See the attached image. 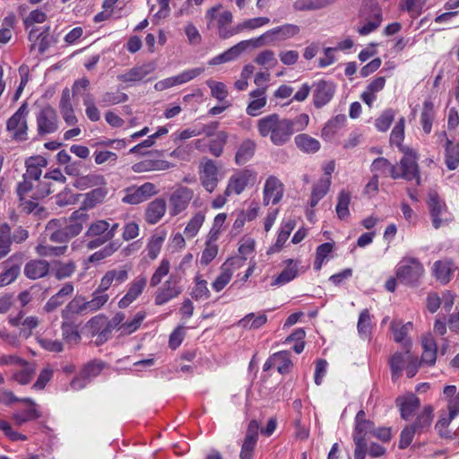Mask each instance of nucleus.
Segmentation results:
<instances>
[{"label":"nucleus","instance_id":"obj_31","mask_svg":"<svg viewBox=\"0 0 459 459\" xmlns=\"http://www.w3.org/2000/svg\"><path fill=\"white\" fill-rule=\"evenodd\" d=\"M286 268L275 277L271 283L272 286L286 284L297 277L298 268L297 265L293 264V260L288 259L286 260Z\"/></svg>","mask_w":459,"mask_h":459},{"label":"nucleus","instance_id":"obj_49","mask_svg":"<svg viewBox=\"0 0 459 459\" xmlns=\"http://www.w3.org/2000/svg\"><path fill=\"white\" fill-rule=\"evenodd\" d=\"M67 250V246H48L39 244L36 247V252L40 256H60Z\"/></svg>","mask_w":459,"mask_h":459},{"label":"nucleus","instance_id":"obj_52","mask_svg":"<svg viewBox=\"0 0 459 459\" xmlns=\"http://www.w3.org/2000/svg\"><path fill=\"white\" fill-rule=\"evenodd\" d=\"M61 329L62 336L67 342L78 343L80 342L81 336L75 325L68 322H64Z\"/></svg>","mask_w":459,"mask_h":459},{"label":"nucleus","instance_id":"obj_63","mask_svg":"<svg viewBox=\"0 0 459 459\" xmlns=\"http://www.w3.org/2000/svg\"><path fill=\"white\" fill-rule=\"evenodd\" d=\"M381 22L382 12H377L374 14L371 21L367 22L365 25L358 30V32L362 36L368 35L377 30L380 26Z\"/></svg>","mask_w":459,"mask_h":459},{"label":"nucleus","instance_id":"obj_38","mask_svg":"<svg viewBox=\"0 0 459 459\" xmlns=\"http://www.w3.org/2000/svg\"><path fill=\"white\" fill-rule=\"evenodd\" d=\"M232 264L230 260L229 259L226 263H224L221 267V273L212 282V288L216 291H221L224 287L230 282L232 277V272L230 269L229 264Z\"/></svg>","mask_w":459,"mask_h":459},{"label":"nucleus","instance_id":"obj_14","mask_svg":"<svg viewBox=\"0 0 459 459\" xmlns=\"http://www.w3.org/2000/svg\"><path fill=\"white\" fill-rule=\"evenodd\" d=\"M282 197V185L280 180L270 176L265 182L264 188V204L269 205L270 203L276 204Z\"/></svg>","mask_w":459,"mask_h":459},{"label":"nucleus","instance_id":"obj_46","mask_svg":"<svg viewBox=\"0 0 459 459\" xmlns=\"http://www.w3.org/2000/svg\"><path fill=\"white\" fill-rule=\"evenodd\" d=\"M273 359L276 361L277 370L281 374L289 372L290 366L292 365L290 359V352L282 351L276 352L273 355Z\"/></svg>","mask_w":459,"mask_h":459},{"label":"nucleus","instance_id":"obj_44","mask_svg":"<svg viewBox=\"0 0 459 459\" xmlns=\"http://www.w3.org/2000/svg\"><path fill=\"white\" fill-rule=\"evenodd\" d=\"M35 159L30 158L26 161V173L23 175V178L39 180L41 176L40 166L46 165V160L41 159L39 162L35 163Z\"/></svg>","mask_w":459,"mask_h":459},{"label":"nucleus","instance_id":"obj_18","mask_svg":"<svg viewBox=\"0 0 459 459\" xmlns=\"http://www.w3.org/2000/svg\"><path fill=\"white\" fill-rule=\"evenodd\" d=\"M395 403L400 409L401 417L405 420H408L420 405V399L414 394L399 396Z\"/></svg>","mask_w":459,"mask_h":459},{"label":"nucleus","instance_id":"obj_34","mask_svg":"<svg viewBox=\"0 0 459 459\" xmlns=\"http://www.w3.org/2000/svg\"><path fill=\"white\" fill-rule=\"evenodd\" d=\"M255 143L251 140L244 141L239 146L236 156L235 161L238 165H243L247 162L254 155Z\"/></svg>","mask_w":459,"mask_h":459},{"label":"nucleus","instance_id":"obj_29","mask_svg":"<svg viewBox=\"0 0 459 459\" xmlns=\"http://www.w3.org/2000/svg\"><path fill=\"white\" fill-rule=\"evenodd\" d=\"M297 147L305 152H316L320 149V143L307 134H298L294 138Z\"/></svg>","mask_w":459,"mask_h":459},{"label":"nucleus","instance_id":"obj_20","mask_svg":"<svg viewBox=\"0 0 459 459\" xmlns=\"http://www.w3.org/2000/svg\"><path fill=\"white\" fill-rule=\"evenodd\" d=\"M173 165L164 160L145 159L132 166V169L135 173L167 170Z\"/></svg>","mask_w":459,"mask_h":459},{"label":"nucleus","instance_id":"obj_35","mask_svg":"<svg viewBox=\"0 0 459 459\" xmlns=\"http://www.w3.org/2000/svg\"><path fill=\"white\" fill-rule=\"evenodd\" d=\"M109 223L105 220H99L92 222L88 228L85 236L91 238V240H99L106 238V232L108 230Z\"/></svg>","mask_w":459,"mask_h":459},{"label":"nucleus","instance_id":"obj_25","mask_svg":"<svg viewBox=\"0 0 459 459\" xmlns=\"http://www.w3.org/2000/svg\"><path fill=\"white\" fill-rule=\"evenodd\" d=\"M411 327V323H407L406 325H401L393 322L391 324V330L394 333V338L396 342L402 343L403 349L405 350V354L410 353V350L411 347V340H407L406 336L409 332V328Z\"/></svg>","mask_w":459,"mask_h":459},{"label":"nucleus","instance_id":"obj_56","mask_svg":"<svg viewBox=\"0 0 459 459\" xmlns=\"http://www.w3.org/2000/svg\"><path fill=\"white\" fill-rule=\"evenodd\" d=\"M108 295L102 293H93L92 299L86 301V308L88 312H95L101 308L108 300Z\"/></svg>","mask_w":459,"mask_h":459},{"label":"nucleus","instance_id":"obj_27","mask_svg":"<svg viewBox=\"0 0 459 459\" xmlns=\"http://www.w3.org/2000/svg\"><path fill=\"white\" fill-rule=\"evenodd\" d=\"M335 1L336 0H296L292 6L296 12L316 11L333 4Z\"/></svg>","mask_w":459,"mask_h":459},{"label":"nucleus","instance_id":"obj_37","mask_svg":"<svg viewBox=\"0 0 459 459\" xmlns=\"http://www.w3.org/2000/svg\"><path fill=\"white\" fill-rule=\"evenodd\" d=\"M351 203V194L346 190H342L338 195V202L335 207L337 216L340 220L349 217V204Z\"/></svg>","mask_w":459,"mask_h":459},{"label":"nucleus","instance_id":"obj_5","mask_svg":"<svg viewBox=\"0 0 459 459\" xmlns=\"http://www.w3.org/2000/svg\"><path fill=\"white\" fill-rule=\"evenodd\" d=\"M28 114L27 102L22 104L18 110L7 120L6 128L10 132H13V139L16 141L26 140L28 130L26 115Z\"/></svg>","mask_w":459,"mask_h":459},{"label":"nucleus","instance_id":"obj_64","mask_svg":"<svg viewBox=\"0 0 459 459\" xmlns=\"http://www.w3.org/2000/svg\"><path fill=\"white\" fill-rule=\"evenodd\" d=\"M22 365H23L24 368L20 372L14 375V379L22 385H27L30 382L35 373V369L27 362H23Z\"/></svg>","mask_w":459,"mask_h":459},{"label":"nucleus","instance_id":"obj_36","mask_svg":"<svg viewBox=\"0 0 459 459\" xmlns=\"http://www.w3.org/2000/svg\"><path fill=\"white\" fill-rule=\"evenodd\" d=\"M434 117L435 111L433 103L430 100L424 101L420 115V123L422 129L426 134H429L431 132Z\"/></svg>","mask_w":459,"mask_h":459},{"label":"nucleus","instance_id":"obj_11","mask_svg":"<svg viewBox=\"0 0 459 459\" xmlns=\"http://www.w3.org/2000/svg\"><path fill=\"white\" fill-rule=\"evenodd\" d=\"M335 84L332 82L321 80L314 84L313 103L317 108L326 105L333 97Z\"/></svg>","mask_w":459,"mask_h":459},{"label":"nucleus","instance_id":"obj_12","mask_svg":"<svg viewBox=\"0 0 459 459\" xmlns=\"http://www.w3.org/2000/svg\"><path fill=\"white\" fill-rule=\"evenodd\" d=\"M255 47V39L243 40L234 45L223 53L212 58L208 64L209 65H217L237 59L249 46Z\"/></svg>","mask_w":459,"mask_h":459},{"label":"nucleus","instance_id":"obj_6","mask_svg":"<svg viewBox=\"0 0 459 459\" xmlns=\"http://www.w3.org/2000/svg\"><path fill=\"white\" fill-rule=\"evenodd\" d=\"M424 272L422 264L415 258L406 261L396 271V278L404 284H413L422 275Z\"/></svg>","mask_w":459,"mask_h":459},{"label":"nucleus","instance_id":"obj_48","mask_svg":"<svg viewBox=\"0 0 459 459\" xmlns=\"http://www.w3.org/2000/svg\"><path fill=\"white\" fill-rule=\"evenodd\" d=\"M145 318V313L144 312H138L133 320L130 322L124 323L118 327V330L121 332V334L128 335L136 331L143 319Z\"/></svg>","mask_w":459,"mask_h":459},{"label":"nucleus","instance_id":"obj_30","mask_svg":"<svg viewBox=\"0 0 459 459\" xmlns=\"http://www.w3.org/2000/svg\"><path fill=\"white\" fill-rule=\"evenodd\" d=\"M107 182L104 176L100 174L91 173L86 176L80 177L76 179L75 186L82 189L90 187H99L106 186Z\"/></svg>","mask_w":459,"mask_h":459},{"label":"nucleus","instance_id":"obj_55","mask_svg":"<svg viewBox=\"0 0 459 459\" xmlns=\"http://www.w3.org/2000/svg\"><path fill=\"white\" fill-rule=\"evenodd\" d=\"M20 273V267L18 265L5 266L4 273H0V287L8 285L14 281Z\"/></svg>","mask_w":459,"mask_h":459},{"label":"nucleus","instance_id":"obj_43","mask_svg":"<svg viewBox=\"0 0 459 459\" xmlns=\"http://www.w3.org/2000/svg\"><path fill=\"white\" fill-rule=\"evenodd\" d=\"M453 420V418L444 413L436 423L435 429L441 438L453 439L455 437V433H452V431L447 429Z\"/></svg>","mask_w":459,"mask_h":459},{"label":"nucleus","instance_id":"obj_8","mask_svg":"<svg viewBox=\"0 0 459 459\" xmlns=\"http://www.w3.org/2000/svg\"><path fill=\"white\" fill-rule=\"evenodd\" d=\"M428 205L435 229H438L444 223H447L451 221L450 218H441V216L447 212V207L436 191H430L429 193Z\"/></svg>","mask_w":459,"mask_h":459},{"label":"nucleus","instance_id":"obj_2","mask_svg":"<svg viewBox=\"0 0 459 459\" xmlns=\"http://www.w3.org/2000/svg\"><path fill=\"white\" fill-rule=\"evenodd\" d=\"M257 129L262 137H269L271 142L281 146L291 138L290 119L281 118L278 114H271L257 121Z\"/></svg>","mask_w":459,"mask_h":459},{"label":"nucleus","instance_id":"obj_62","mask_svg":"<svg viewBox=\"0 0 459 459\" xmlns=\"http://www.w3.org/2000/svg\"><path fill=\"white\" fill-rule=\"evenodd\" d=\"M371 326V318L369 315V311L368 309H364L361 311L357 328L359 334L364 335L365 337L369 333Z\"/></svg>","mask_w":459,"mask_h":459},{"label":"nucleus","instance_id":"obj_13","mask_svg":"<svg viewBox=\"0 0 459 459\" xmlns=\"http://www.w3.org/2000/svg\"><path fill=\"white\" fill-rule=\"evenodd\" d=\"M299 32V28L294 24H285L281 27L274 28L264 33L261 37L255 39V48H259L266 42L273 41V35H280L281 39L291 38Z\"/></svg>","mask_w":459,"mask_h":459},{"label":"nucleus","instance_id":"obj_16","mask_svg":"<svg viewBox=\"0 0 459 459\" xmlns=\"http://www.w3.org/2000/svg\"><path fill=\"white\" fill-rule=\"evenodd\" d=\"M127 278H128V270L126 268L119 269V270H117V269L109 270L102 277L99 287L95 290V294L105 292L106 290H108L109 289V287L111 285L124 282L127 280Z\"/></svg>","mask_w":459,"mask_h":459},{"label":"nucleus","instance_id":"obj_47","mask_svg":"<svg viewBox=\"0 0 459 459\" xmlns=\"http://www.w3.org/2000/svg\"><path fill=\"white\" fill-rule=\"evenodd\" d=\"M204 72V68L196 67L186 70L177 76L170 77L172 86L182 84L191 81Z\"/></svg>","mask_w":459,"mask_h":459},{"label":"nucleus","instance_id":"obj_54","mask_svg":"<svg viewBox=\"0 0 459 459\" xmlns=\"http://www.w3.org/2000/svg\"><path fill=\"white\" fill-rule=\"evenodd\" d=\"M194 299L198 300L201 299H208L210 297V290L207 287L205 280H200L199 277L195 278V286L191 292Z\"/></svg>","mask_w":459,"mask_h":459},{"label":"nucleus","instance_id":"obj_53","mask_svg":"<svg viewBox=\"0 0 459 459\" xmlns=\"http://www.w3.org/2000/svg\"><path fill=\"white\" fill-rule=\"evenodd\" d=\"M446 164L450 170H454L459 164V152L452 146L451 140H447L446 146Z\"/></svg>","mask_w":459,"mask_h":459},{"label":"nucleus","instance_id":"obj_10","mask_svg":"<svg viewBox=\"0 0 459 459\" xmlns=\"http://www.w3.org/2000/svg\"><path fill=\"white\" fill-rule=\"evenodd\" d=\"M39 134H52L57 130V115L50 106L43 108L37 116Z\"/></svg>","mask_w":459,"mask_h":459},{"label":"nucleus","instance_id":"obj_9","mask_svg":"<svg viewBox=\"0 0 459 459\" xmlns=\"http://www.w3.org/2000/svg\"><path fill=\"white\" fill-rule=\"evenodd\" d=\"M194 191L186 186H179L169 197L170 214L178 215L185 211L193 199Z\"/></svg>","mask_w":459,"mask_h":459},{"label":"nucleus","instance_id":"obj_40","mask_svg":"<svg viewBox=\"0 0 459 459\" xmlns=\"http://www.w3.org/2000/svg\"><path fill=\"white\" fill-rule=\"evenodd\" d=\"M228 134L224 131H220L215 134V138L211 140L208 148L209 152L215 157L222 154L223 147L227 143Z\"/></svg>","mask_w":459,"mask_h":459},{"label":"nucleus","instance_id":"obj_23","mask_svg":"<svg viewBox=\"0 0 459 459\" xmlns=\"http://www.w3.org/2000/svg\"><path fill=\"white\" fill-rule=\"evenodd\" d=\"M146 278L139 277L134 280L127 291V293L119 300L118 306L121 308L128 307L136 298L143 292L146 285Z\"/></svg>","mask_w":459,"mask_h":459},{"label":"nucleus","instance_id":"obj_32","mask_svg":"<svg viewBox=\"0 0 459 459\" xmlns=\"http://www.w3.org/2000/svg\"><path fill=\"white\" fill-rule=\"evenodd\" d=\"M296 223L293 220H289L285 222V224L282 226L281 230H280L275 244L271 247L268 250V254H273L279 252L281 248L283 247L284 243L290 237L291 231L293 230Z\"/></svg>","mask_w":459,"mask_h":459},{"label":"nucleus","instance_id":"obj_28","mask_svg":"<svg viewBox=\"0 0 459 459\" xmlns=\"http://www.w3.org/2000/svg\"><path fill=\"white\" fill-rule=\"evenodd\" d=\"M108 195V188L106 186H99L87 193L83 201V207L85 209H91L97 204H101Z\"/></svg>","mask_w":459,"mask_h":459},{"label":"nucleus","instance_id":"obj_59","mask_svg":"<svg viewBox=\"0 0 459 459\" xmlns=\"http://www.w3.org/2000/svg\"><path fill=\"white\" fill-rule=\"evenodd\" d=\"M128 96L126 93L123 92H105L101 96V102L103 103V106H109V105H115L119 104L127 101Z\"/></svg>","mask_w":459,"mask_h":459},{"label":"nucleus","instance_id":"obj_3","mask_svg":"<svg viewBox=\"0 0 459 459\" xmlns=\"http://www.w3.org/2000/svg\"><path fill=\"white\" fill-rule=\"evenodd\" d=\"M182 275L179 273H172L169 279L158 288L155 293V305L161 306L169 300L178 297L184 290L181 285Z\"/></svg>","mask_w":459,"mask_h":459},{"label":"nucleus","instance_id":"obj_19","mask_svg":"<svg viewBox=\"0 0 459 459\" xmlns=\"http://www.w3.org/2000/svg\"><path fill=\"white\" fill-rule=\"evenodd\" d=\"M88 221L89 214L84 211V209H80L72 213L69 219V223L64 228L72 238L82 232L83 224H86Z\"/></svg>","mask_w":459,"mask_h":459},{"label":"nucleus","instance_id":"obj_4","mask_svg":"<svg viewBox=\"0 0 459 459\" xmlns=\"http://www.w3.org/2000/svg\"><path fill=\"white\" fill-rule=\"evenodd\" d=\"M199 178L201 185L209 193H212L218 186V167L215 162L204 157L199 165Z\"/></svg>","mask_w":459,"mask_h":459},{"label":"nucleus","instance_id":"obj_7","mask_svg":"<svg viewBox=\"0 0 459 459\" xmlns=\"http://www.w3.org/2000/svg\"><path fill=\"white\" fill-rule=\"evenodd\" d=\"M256 174L249 169H244L232 175L225 189V195H230L231 194L240 195L247 185L250 183L254 184Z\"/></svg>","mask_w":459,"mask_h":459},{"label":"nucleus","instance_id":"obj_41","mask_svg":"<svg viewBox=\"0 0 459 459\" xmlns=\"http://www.w3.org/2000/svg\"><path fill=\"white\" fill-rule=\"evenodd\" d=\"M105 363L99 360H91L88 362L81 370L82 374V377L86 378L89 382H91L94 377L99 376L102 371Z\"/></svg>","mask_w":459,"mask_h":459},{"label":"nucleus","instance_id":"obj_42","mask_svg":"<svg viewBox=\"0 0 459 459\" xmlns=\"http://www.w3.org/2000/svg\"><path fill=\"white\" fill-rule=\"evenodd\" d=\"M267 321L264 314L255 316L254 313H250L238 322V325L247 329H258Z\"/></svg>","mask_w":459,"mask_h":459},{"label":"nucleus","instance_id":"obj_50","mask_svg":"<svg viewBox=\"0 0 459 459\" xmlns=\"http://www.w3.org/2000/svg\"><path fill=\"white\" fill-rule=\"evenodd\" d=\"M405 358L402 352H395L390 359V368L392 372V379L395 381L401 375L404 365Z\"/></svg>","mask_w":459,"mask_h":459},{"label":"nucleus","instance_id":"obj_57","mask_svg":"<svg viewBox=\"0 0 459 459\" xmlns=\"http://www.w3.org/2000/svg\"><path fill=\"white\" fill-rule=\"evenodd\" d=\"M204 221V215L202 212L196 213L186 225L185 233L190 238L195 237L203 225Z\"/></svg>","mask_w":459,"mask_h":459},{"label":"nucleus","instance_id":"obj_22","mask_svg":"<svg viewBox=\"0 0 459 459\" xmlns=\"http://www.w3.org/2000/svg\"><path fill=\"white\" fill-rule=\"evenodd\" d=\"M23 316L24 313L21 311L16 316H10L9 323L13 326L22 325L20 334L27 338L30 335L32 329L39 325V319L36 316H29L22 320Z\"/></svg>","mask_w":459,"mask_h":459},{"label":"nucleus","instance_id":"obj_26","mask_svg":"<svg viewBox=\"0 0 459 459\" xmlns=\"http://www.w3.org/2000/svg\"><path fill=\"white\" fill-rule=\"evenodd\" d=\"M423 352L421 355V362L429 366H433L437 359V344L430 334L422 338Z\"/></svg>","mask_w":459,"mask_h":459},{"label":"nucleus","instance_id":"obj_17","mask_svg":"<svg viewBox=\"0 0 459 459\" xmlns=\"http://www.w3.org/2000/svg\"><path fill=\"white\" fill-rule=\"evenodd\" d=\"M156 66L153 63H147L142 65L134 66L125 74H119L117 79L123 82H135L142 81L145 76L152 74Z\"/></svg>","mask_w":459,"mask_h":459},{"label":"nucleus","instance_id":"obj_21","mask_svg":"<svg viewBox=\"0 0 459 459\" xmlns=\"http://www.w3.org/2000/svg\"><path fill=\"white\" fill-rule=\"evenodd\" d=\"M49 272V263L46 260H30L25 264L24 274L31 280L43 278Z\"/></svg>","mask_w":459,"mask_h":459},{"label":"nucleus","instance_id":"obj_51","mask_svg":"<svg viewBox=\"0 0 459 459\" xmlns=\"http://www.w3.org/2000/svg\"><path fill=\"white\" fill-rule=\"evenodd\" d=\"M170 270V264L169 260L163 259L159 267L155 270L154 273L151 277L150 280V285L152 287L158 286L160 282L163 277L169 274Z\"/></svg>","mask_w":459,"mask_h":459},{"label":"nucleus","instance_id":"obj_24","mask_svg":"<svg viewBox=\"0 0 459 459\" xmlns=\"http://www.w3.org/2000/svg\"><path fill=\"white\" fill-rule=\"evenodd\" d=\"M166 202L163 198H157L148 204L145 219L151 224L157 223L165 214Z\"/></svg>","mask_w":459,"mask_h":459},{"label":"nucleus","instance_id":"obj_1","mask_svg":"<svg viewBox=\"0 0 459 459\" xmlns=\"http://www.w3.org/2000/svg\"><path fill=\"white\" fill-rule=\"evenodd\" d=\"M404 155L400 160L399 168L392 165L385 158L379 157L373 160L371 164V171L380 176L387 177L388 175L394 178H403L407 181L416 180L417 185L420 184V174L418 165L417 153L407 148L403 151Z\"/></svg>","mask_w":459,"mask_h":459},{"label":"nucleus","instance_id":"obj_60","mask_svg":"<svg viewBox=\"0 0 459 459\" xmlns=\"http://www.w3.org/2000/svg\"><path fill=\"white\" fill-rule=\"evenodd\" d=\"M108 326V317L104 315H98L91 318L86 327L89 329L91 334L94 333H99V331L103 330V328Z\"/></svg>","mask_w":459,"mask_h":459},{"label":"nucleus","instance_id":"obj_61","mask_svg":"<svg viewBox=\"0 0 459 459\" xmlns=\"http://www.w3.org/2000/svg\"><path fill=\"white\" fill-rule=\"evenodd\" d=\"M394 118V111L391 108L386 109L383 114L376 120V126L379 131H386Z\"/></svg>","mask_w":459,"mask_h":459},{"label":"nucleus","instance_id":"obj_15","mask_svg":"<svg viewBox=\"0 0 459 459\" xmlns=\"http://www.w3.org/2000/svg\"><path fill=\"white\" fill-rule=\"evenodd\" d=\"M21 402L26 403L29 408L24 411H15L13 413L12 419L15 425L21 427L28 421L34 420L41 417V413L36 409L37 404L32 399L22 398Z\"/></svg>","mask_w":459,"mask_h":459},{"label":"nucleus","instance_id":"obj_33","mask_svg":"<svg viewBox=\"0 0 459 459\" xmlns=\"http://www.w3.org/2000/svg\"><path fill=\"white\" fill-rule=\"evenodd\" d=\"M453 264L450 261H437L433 265L436 278L442 283H447L453 273Z\"/></svg>","mask_w":459,"mask_h":459},{"label":"nucleus","instance_id":"obj_45","mask_svg":"<svg viewBox=\"0 0 459 459\" xmlns=\"http://www.w3.org/2000/svg\"><path fill=\"white\" fill-rule=\"evenodd\" d=\"M433 420V407L427 405L424 407L422 412L418 415L416 420L412 424L417 430H421L429 428L431 425Z\"/></svg>","mask_w":459,"mask_h":459},{"label":"nucleus","instance_id":"obj_39","mask_svg":"<svg viewBox=\"0 0 459 459\" xmlns=\"http://www.w3.org/2000/svg\"><path fill=\"white\" fill-rule=\"evenodd\" d=\"M87 311L86 301L82 297H77L70 301L62 310V317L67 319L70 314H82Z\"/></svg>","mask_w":459,"mask_h":459},{"label":"nucleus","instance_id":"obj_58","mask_svg":"<svg viewBox=\"0 0 459 459\" xmlns=\"http://www.w3.org/2000/svg\"><path fill=\"white\" fill-rule=\"evenodd\" d=\"M207 85L211 89L212 96L219 101H223L228 96L226 85L221 82L207 81Z\"/></svg>","mask_w":459,"mask_h":459}]
</instances>
